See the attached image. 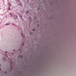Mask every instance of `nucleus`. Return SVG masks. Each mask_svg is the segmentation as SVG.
<instances>
[{
	"label": "nucleus",
	"mask_w": 76,
	"mask_h": 76,
	"mask_svg": "<svg viewBox=\"0 0 76 76\" xmlns=\"http://www.w3.org/2000/svg\"><path fill=\"white\" fill-rule=\"evenodd\" d=\"M8 4L9 7H10V6H11V4L10 2L8 3Z\"/></svg>",
	"instance_id": "nucleus-1"
},
{
	"label": "nucleus",
	"mask_w": 76,
	"mask_h": 76,
	"mask_svg": "<svg viewBox=\"0 0 76 76\" xmlns=\"http://www.w3.org/2000/svg\"><path fill=\"white\" fill-rule=\"evenodd\" d=\"M14 18L15 19H17V15H15L14 17Z\"/></svg>",
	"instance_id": "nucleus-2"
},
{
	"label": "nucleus",
	"mask_w": 76,
	"mask_h": 76,
	"mask_svg": "<svg viewBox=\"0 0 76 76\" xmlns=\"http://www.w3.org/2000/svg\"><path fill=\"white\" fill-rule=\"evenodd\" d=\"M18 57V58H22L23 57V56L21 55V56H19Z\"/></svg>",
	"instance_id": "nucleus-3"
},
{
	"label": "nucleus",
	"mask_w": 76,
	"mask_h": 76,
	"mask_svg": "<svg viewBox=\"0 0 76 76\" xmlns=\"http://www.w3.org/2000/svg\"><path fill=\"white\" fill-rule=\"evenodd\" d=\"M18 5L20 6H22V4H21V3H19Z\"/></svg>",
	"instance_id": "nucleus-4"
},
{
	"label": "nucleus",
	"mask_w": 76,
	"mask_h": 76,
	"mask_svg": "<svg viewBox=\"0 0 76 76\" xmlns=\"http://www.w3.org/2000/svg\"><path fill=\"white\" fill-rule=\"evenodd\" d=\"M21 34L22 37H23V38H25V36H23V34H22V33H21Z\"/></svg>",
	"instance_id": "nucleus-5"
},
{
	"label": "nucleus",
	"mask_w": 76,
	"mask_h": 76,
	"mask_svg": "<svg viewBox=\"0 0 76 76\" xmlns=\"http://www.w3.org/2000/svg\"><path fill=\"white\" fill-rule=\"evenodd\" d=\"M29 34H30V35H32V33L31 32H30L29 33Z\"/></svg>",
	"instance_id": "nucleus-6"
},
{
	"label": "nucleus",
	"mask_w": 76,
	"mask_h": 76,
	"mask_svg": "<svg viewBox=\"0 0 76 76\" xmlns=\"http://www.w3.org/2000/svg\"><path fill=\"white\" fill-rule=\"evenodd\" d=\"M20 18L21 19H22V16L21 15L20 16Z\"/></svg>",
	"instance_id": "nucleus-7"
},
{
	"label": "nucleus",
	"mask_w": 76,
	"mask_h": 76,
	"mask_svg": "<svg viewBox=\"0 0 76 76\" xmlns=\"http://www.w3.org/2000/svg\"><path fill=\"white\" fill-rule=\"evenodd\" d=\"M8 10H10L11 9H10V7H8Z\"/></svg>",
	"instance_id": "nucleus-8"
},
{
	"label": "nucleus",
	"mask_w": 76,
	"mask_h": 76,
	"mask_svg": "<svg viewBox=\"0 0 76 76\" xmlns=\"http://www.w3.org/2000/svg\"><path fill=\"white\" fill-rule=\"evenodd\" d=\"M28 12H29V11H27L26 12V13H28Z\"/></svg>",
	"instance_id": "nucleus-9"
},
{
	"label": "nucleus",
	"mask_w": 76,
	"mask_h": 76,
	"mask_svg": "<svg viewBox=\"0 0 76 76\" xmlns=\"http://www.w3.org/2000/svg\"><path fill=\"white\" fill-rule=\"evenodd\" d=\"M21 45H22H22H24V44L22 43V44Z\"/></svg>",
	"instance_id": "nucleus-10"
},
{
	"label": "nucleus",
	"mask_w": 76,
	"mask_h": 76,
	"mask_svg": "<svg viewBox=\"0 0 76 76\" xmlns=\"http://www.w3.org/2000/svg\"><path fill=\"white\" fill-rule=\"evenodd\" d=\"M10 63H11V64H12V63H13V62H12V61H11V62H10Z\"/></svg>",
	"instance_id": "nucleus-11"
},
{
	"label": "nucleus",
	"mask_w": 76,
	"mask_h": 76,
	"mask_svg": "<svg viewBox=\"0 0 76 76\" xmlns=\"http://www.w3.org/2000/svg\"><path fill=\"white\" fill-rule=\"evenodd\" d=\"M5 56H6V57H7V55H5Z\"/></svg>",
	"instance_id": "nucleus-12"
},
{
	"label": "nucleus",
	"mask_w": 76,
	"mask_h": 76,
	"mask_svg": "<svg viewBox=\"0 0 76 76\" xmlns=\"http://www.w3.org/2000/svg\"><path fill=\"white\" fill-rule=\"evenodd\" d=\"M35 29H33V31H35Z\"/></svg>",
	"instance_id": "nucleus-13"
},
{
	"label": "nucleus",
	"mask_w": 76,
	"mask_h": 76,
	"mask_svg": "<svg viewBox=\"0 0 76 76\" xmlns=\"http://www.w3.org/2000/svg\"><path fill=\"white\" fill-rule=\"evenodd\" d=\"M6 26H7V25H9V24H6Z\"/></svg>",
	"instance_id": "nucleus-14"
},
{
	"label": "nucleus",
	"mask_w": 76,
	"mask_h": 76,
	"mask_svg": "<svg viewBox=\"0 0 76 76\" xmlns=\"http://www.w3.org/2000/svg\"><path fill=\"white\" fill-rule=\"evenodd\" d=\"M36 18H37V17H35V18H34V19H36Z\"/></svg>",
	"instance_id": "nucleus-15"
},
{
	"label": "nucleus",
	"mask_w": 76,
	"mask_h": 76,
	"mask_svg": "<svg viewBox=\"0 0 76 76\" xmlns=\"http://www.w3.org/2000/svg\"><path fill=\"white\" fill-rule=\"evenodd\" d=\"M10 15H12V13H10Z\"/></svg>",
	"instance_id": "nucleus-16"
},
{
	"label": "nucleus",
	"mask_w": 76,
	"mask_h": 76,
	"mask_svg": "<svg viewBox=\"0 0 76 76\" xmlns=\"http://www.w3.org/2000/svg\"><path fill=\"white\" fill-rule=\"evenodd\" d=\"M11 17H12V16H13V15H11Z\"/></svg>",
	"instance_id": "nucleus-17"
},
{
	"label": "nucleus",
	"mask_w": 76,
	"mask_h": 76,
	"mask_svg": "<svg viewBox=\"0 0 76 76\" xmlns=\"http://www.w3.org/2000/svg\"><path fill=\"white\" fill-rule=\"evenodd\" d=\"M1 70V69H0V70Z\"/></svg>",
	"instance_id": "nucleus-18"
},
{
	"label": "nucleus",
	"mask_w": 76,
	"mask_h": 76,
	"mask_svg": "<svg viewBox=\"0 0 76 76\" xmlns=\"http://www.w3.org/2000/svg\"><path fill=\"white\" fill-rule=\"evenodd\" d=\"M7 53V52H5V53Z\"/></svg>",
	"instance_id": "nucleus-19"
}]
</instances>
